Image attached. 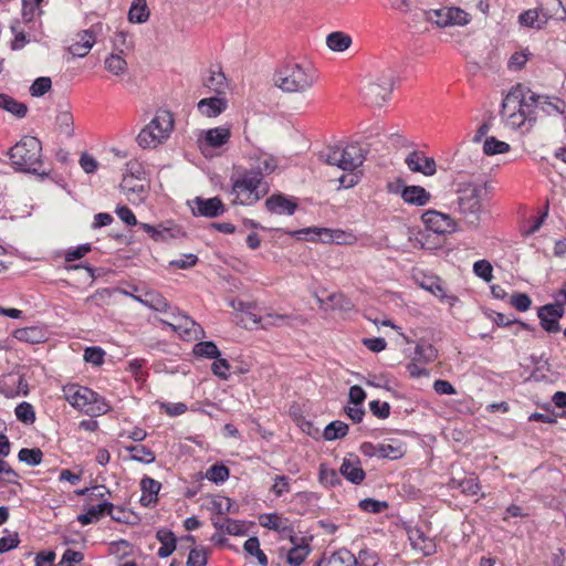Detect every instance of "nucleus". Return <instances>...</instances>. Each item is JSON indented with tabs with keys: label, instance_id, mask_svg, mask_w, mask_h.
I'll return each mask as SVG.
<instances>
[{
	"label": "nucleus",
	"instance_id": "f257e3e1",
	"mask_svg": "<svg viewBox=\"0 0 566 566\" xmlns=\"http://www.w3.org/2000/svg\"><path fill=\"white\" fill-rule=\"evenodd\" d=\"M534 101V92L531 88L523 84L513 86L502 102V122L513 129L526 126L528 130L536 122Z\"/></svg>",
	"mask_w": 566,
	"mask_h": 566
},
{
	"label": "nucleus",
	"instance_id": "f03ea898",
	"mask_svg": "<svg viewBox=\"0 0 566 566\" xmlns=\"http://www.w3.org/2000/svg\"><path fill=\"white\" fill-rule=\"evenodd\" d=\"M14 170L48 177L49 171L42 169V144L34 136H23L8 151Z\"/></svg>",
	"mask_w": 566,
	"mask_h": 566
},
{
	"label": "nucleus",
	"instance_id": "7ed1b4c3",
	"mask_svg": "<svg viewBox=\"0 0 566 566\" xmlns=\"http://www.w3.org/2000/svg\"><path fill=\"white\" fill-rule=\"evenodd\" d=\"M318 74L308 62H289L274 75L275 85L287 93H305L317 82Z\"/></svg>",
	"mask_w": 566,
	"mask_h": 566
},
{
	"label": "nucleus",
	"instance_id": "20e7f679",
	"mask_svg": "<svg viewBox=\"0 0 566 566\" xmlns=\"http://www.w3.org/2000/svg\"><path fill=\"white\" fill-rule=\"evenodd\" d=\"M64 399L76 410L90 416L98 417L109 411L111 406L99 394L86 386L67 384L62 387Z\"/></svg>",
	"mask_w": 566,
	"mask_h": 566
},
{
	"label": "nucleus",
	"instance_id": "39448f33",
	"mask_svg": "<svg viewBox=\"0 0 566 566\" xmlns=\"http://www.w3.org/2000/svg\"><path fill=\"white\" fill-rule=\"evenodd\" d=\"M269 192V185L259 174L244 170L232 177V203L252 206Z\"/></svg>",
	"mask_w": 566,
	"mask_h": 566
},
{
	"label": "nucleus",
	"instance_id": "423d86ee",
	"mask_svg": "<svg viewBox=\"0 0 566 566\" xmlns=\"http://www.w3.org/2000/svg\"><path fill=\"white\" fill-rule=\"evenodd\" d=\"M174 127L172 113L167 109H158L154 118L139 132L137 143L145 149L156 148L169 138Z\"/></svg>",
	"mask_w": 566,
	"mask_h": 566
},
{
	"label": "nucleus",
	"instance_id": "0eeeda50",
	"mask_svg": "<svg viewBox=\"0 0 566 566\" xmlns=\"http://www.w3.org/2000/svg\"><path fill=\"white\" fill-rule=\"evenodd\" d=\"M482 189L478 185L464 184L458 190V211L470 228H478L481 220Z\"/></svg>",
	"mask_w": 566,
	"mask_h": 566
},
{
	"label": "nucleus",
	"instance_id": "6e6552de",
	"mask_svg": "<svg viewBox=\"0 0 566 566\" xmlns=\"http://www.w3.org/2000/svg\"><path fill=\"white\" fill-rule=\"evenodd\" d=\"M328 165L337 166L344 171H354L365 161L363 148L358 144H339L327 149Z\"/></svg>",
	"mask_w": 566,
	"mask_h": 566
},
{
	"label": "nucleus",
	"instance_id": "1a4fd4ad",
	"mask_svg": "<svg viewBox=\"0 0 566 566\" xmlns=\"http://www.w3.org/2000/svg\"><path fill=\"white\" fill-rule=\"evenodd\" d=\"M388 191L399 193L405 203L409 206L423 207L431 201V193L418 185L407 186L399 179L396 185L388 184Z\"/></svg>",
	"mask_w": 566,
	"mask_h": 566
},
{
	"label": "nucleus",
	"instance_id": "9d476101",
	"mask_svg": "<svg viewBox=\"0 0 566 566\" xmlns=\"http://www.w3.org/2000/svg\"><path fill=\"white\" fill-rule=\"evenodd\" d=\"M424 227L438 234L453 233L458 230L457 221L448 213L429 209L421 216Z\"/></svg>",
	"mask_w": 566,
	"mask_h": 566
},
{
	"label": "nucleus",
	"instance_id": "9b49d317",
	"mask_svg": "<svg viewBox=\"0 0 566 566\" xmlns=\"http://www.w3.org/2000/svg\"><path fill=\"white\" fill-rule=\"evenodd\" d=\"M159 322L164 325L169 326L174 332L178 333L179 336L186 342H193L205 337L203 328L186 314L184 315V317L175 319V322H169L167 319H159Z\"/></svg>",
	"mask_w": 566,
	"mask_h": 566
},
{
	"label": "nucleus",
	"instance_id": "f8f14e48",
	"mask_svg": "<svg viewBox=\"0 0 566 566\" xmlns=\"http://www.w3.org/2000/svg\"><path fill=\"white\" fill-rule=\"evenodd\" d=\"M29 394V384L24 375L19 371L4 374L0 377V395L6 398H15Z\"/></svg>",
	"mask_w": 566,
	"mask_h": 566
},
{
	"label": "nucleus",
	"instance_id": "ddd939ff",
	"mask_svg": "<svg viewBox=\"0 0 566 566\" xmlns=\"http://www.w3.org/2000/svg\"><path fill=\"white\" fill-rule=\"evenodd\" d=\"M394 88L391 75H382L376 82H370L364 91L365 98L368 103L381 105L386 102Z\"/></svg>",
	"mask_w": 566,
	"mask_h": 566
},
{
	"label": "nucleus",
	"instance_id": "4468645a",
	"mask_svg": "<svg viewBox=\"0 0 566 566\" xmlns=\"http://www.w3.org/2000/svg\"><path fill=\"white\" fill-rule=\"evenodd\" d=\"M565 313L564 303L557 301L554 304H546L538 308L537 316L541 321V326L548 333H557L560 329L558 319Z\"/></svg>",
	"mask_w": 566,
	"mask_h": 566
},
{
	"label": "nucleus",
	"instance_id": "2eb2a0df",
	"mask_svg": "<svg viewBox=\"0 0 566 566\" xmlns=\"http://www.w3.org/2000/svg\"><path fill=\"white\" fill-rule=\"evenodd\" d=\"M405 164L412 172L424 176H433L437 172V164L433 157H428L423 151L413 150L405 159Z\"/></svg>",
	"mask_w": 566,
	"mask_h": 566
},
{
	"label": "nucleus",
	"instance_id": "dca6fc26",
	"mask_svg": "<svg viewBox=\"0 0 566 566\" xmlns=\"http://www.w3.org/2000/svg\"><path fill=\"white\" fill-rule=\"evenodd\" d=\"M407 534L411 547L423 556H431L437 552L434 539L427 536L419 527H409Z\"/></svg>",
	"mask_w": 566,
	"mask_h": 566
},
{
	"label": "nucleus",
	"instance_id": "f3484780",
	"mask_svg": "<svg viewBox=\"0 0 566 566\" xmlns=\"http://www.w3.org/2000/svg\"><path fill=\"white\" fill-rule=\"evenodd\" d=\"M195 207H192L193 214L202 216L207 218H214L224 212V205L218 197L203 199L197 197L193 200Z\"/></svg>",
	"mask_w": 566,
	"mask_h": 566
},
{
	"label": "nucleus",
	"instance_id": "a211bd4d",
	"mask_svg": "<svg viewBox=\"0 0 566 566\" xmlns=\"http://www.w3.org/2000/svg\"><path fill=\"white\" fill-rule=\"evenodd\" d=\"M534 113L543 111L546 115H562L566 112V103L559 97L539 95L534 92Z\"/></svg>",
	"mask_w": 566,
	"mask_h": 566
},
{
	"label": "nucleus",
	"instance_id": "6ab92c4d",
	"mask_svg": "<svg viewBox=\"0 0 566 566\" xmlns=\"http://www.w3.org/2000/svg\"><path fill=\"white\" fill-rule=\"evenodd\" d=\"M265 207L271 213L292 216L297 203L283 193H274L265 200Z\"/></svg>",
	"mask_w": 566,
	"mask_h": 566
},
{
	"label": "nucleus",
	"instance_id": "aec40b11",
	"mask_svg": "<svg viewBox=\"0 0 566 566\" xmlns=\"http://www.w3.org/2000/svg\"><path fill=\"white\" fill-rule=\"evenodd\" d=\"M114 504L111 502H103L97 505H92L84 514L78 515L77 521L82 525H88L97 522L103 515L107 514L115 521H120V517L113 514Z\"/></svg>",
	"mask_w": 566,
	"mask_h": 566
},
{
	"label": "nucleus",
	"instance_id": "412c9836",
	"mask_svg": "<svg viewBox=\"0 0 566 566\" xmlns=\"http://www.w3.org/2000/svg\"><path fill=\"white\" fill-rule=\"evenodd\" d=\"M231 130L227 126H218L203 132L202 137L199 138L201 145L219 148L229 143Z\"/></svg>",
	"mask_w": 566,
	"mask_h": 566
},
{
	"label": "nucleus",
	"instance_id": "4be33fe9",
	"mask_svg": "<svg viewBox=\"0 0 566 566\" xmlns=\"http://www.w3.org/2000/svg\"><path fill=\"white\" fill-rule=\"evenodd\" d=\"M125 294L132 296L135 301L139 302L144 306H147L156 312L167 313L170 310L168 301L163 294L156 291H146L142 295H133L127 292Z\"/></svg>",
	"mask_w": 566,
	"mask_h": 566
},
{
	"label": "nucleus",
	"instance_id": "5701e85b",
	"mask_svg": "<svg viewBox=\"0 0 566 566\" xmlns=\"http://www.w3.org/2000/svg\"><path fill=\"white\" fill-rule=\"evenodd\" d=\"M96 42V36L91 30H83L76 34L75 41L69 46V52L73 56H86Z\"/></svg>",
	"mask_w": 566,
	"mask_h": 566
},
{
	"label": "nucleus",
	"instance_id": "b1692460",
	"mask_svg": "<svg viewBox=\"0 0 566 566\" xmlns=\"http://www.w3.org/2000/svg\"><path fill=\"white\" fill-rule=\"evenodd\" d=\"M340 474L354 484H360L365 480V471L358 457L345 458L339 469Z\"/></svg>",
	"mask_w": 566,
	"mask_h": 566
},
{
	"label": "nucleus",
	"instance_id": "393cba45",
	"mask_svg": "<svg viewBox=\"0 0 566 566\" xmlns=\"http://www.w3.org/2000/svg\"><path fill=\"white\" fill-rule=\"evenodd\" d=\"M198 111L206 117H217L223 113L228 107V101L218 95L214 97H207L199 101Z\"/></svg>",
	"mask_w": 566,
	"mask_h": 566
},
{
	"label": "nucleus",
	"instance_id": "a878e982",
	"mask_svg": "<svg viewBox=\"0 0 566 566\" xmlns=\"http://www.w3.org/2000/svg\"><path fill=\"white\" fill-rule=\"evenodd\" d=\"M161 489L160 482L157 480L150 478V476H144L140 480V490H142V496H140V504L143 506H153L157 504L158 502V493Z\"/></svg>",
	"mask_w": 566,
	"mask_h": 566
},
{
	"label": "nucleus",
	"instance_id": "bb28decb",
	"mask_svg": "<svg viewBox=\"0 0 566 566\" xmlns=\"http://www.w3.org/2000/svg\"><path fill=\"white\" fill-rule=\"evenodd\" d=\"M355 555L346 548H340L331 555H324L315 566H355Z\"/></svg>",
	"mask_w": 566,
	"mask_h": 566
},
{
	"label": "nucleus",
	"instance_id": "cd10ccee",
	"mask_svg": "<svg viewBox=\"0 0 566 566\" xmlns=\"http://www.w3.org/2000/svg\"><path fill=\"white\" fill-rule=\"evenodd\" d=\"M235 310L240 313V323L244 328L258 327L262 322V316L256 313V305L254 303L239 302Z\"/></svg>",
	"mask_w": 566,
	"mask_h": 566
},
{
	"label": "nucleus",
	"instance_id": "c85d7f7f",
	"mask_svg": "<svg viewBox=\"0 0 566 566\" xmlns=\"http://www.w3.org/2000/svg\"><path fill=\"white\" fill-rule=\"evenodd\" d=\"M156 538L160 542L157 555L160 558L169 557L177 547V538L172 531L168 528H160L156 533Z\"/></svg>",
	"mask_w": 566,
	"mask_h": 566
},
{
	"label": "nucleus",
	"instance_id": "c756f323",
	"mask_svg": "<svg viewBox=\"0 0 566 566\" xmlns=\"http://www.w3.org/2000/svg\"><path fill=\"white\" fill-rule=\"evenodd\" d=\"M277 167L276 159L269 154H261L253 159L252 168L247 169L250 172L259 174L261 180L265 175L272 174Z\"/></svg>",
	"mask_w": 566,
	"mask_h": 566
},
{
	"label": "nucleus",
	"instance_id": "7c9ffc66",
	"mask_svg": "<svg viewBox=\"0 0 566 566\" xmlns=\"http://www.w3.org/2000/svg\"><path fill=\"white\" fill-rule=\"evenodd\" d=\"M124 449L129 453V460L132 461L150 464L156 460L155 452L144 444H129L125 446Z\"/></svg>",
	"mask_w": 566,
	"mask_h": 566
},
{
	"label": "nucleus",
	"instance_id": "2f4dec72",
	"mask_svg": "<svg viewBox=\"0 0 566 566\" xmlns=\"http://www.w3.org/2000/svg\"><path fill=\"white\" fill-rule=\"evenodd\" d=\"M120 188L132 202L143 201L146 196V189L143 184H135L133 177H125Z\"/></svg>",
	"mask_w": 566,
	"mask_h": 566
},
{
	"label": "nucleus",
	"instance_id": "473e14b6",
	"mask_svg": "<svg viewBox=\"0 0 566 566\" xmlns=\"http://www.w3.org/2000/svg\"><path fill=\"white\" fill-rule=\"evenodd\" d=\"M0 108L18 118H23L28 113V106L12 96L0 93Z\"/></svg>",
	"mask_w": 566,
	"mask_h": 566
},
{
	"label": "nucleus",
	"instance_id": "72a5a7b5",
	"mask_svg": "<svg viewBox=\"0 0 566 566\" xmlns=\"http://www.w3.org/2000/svg\"><path fill=\"white\" fill-rule=\"evenodd\" d=\"M422 365H428L438 358V349L428 342H419L416 345L413 357Z\"/></svg>",
	"mask_w": 566,
	"mask_h": 566
},
{
	"label": "nucleus",
	"instance_id": "f704fd0d",
	"mask_svg": "<svg viewBox=\"0 0 566 566\" xmlns=\"http://www.w3.org/2000/svg\"><path fill=\"white\" fill-rule=\"evenodd\" d=\"M203 85L217 95H223L228 87L224 74L213 70H210L209 75L203 80Z\"/></svg>",
	"mask_w": 566,
	"mask_h": 566
},
{
	"label": "nucleus",
	"instance_id": "c9c22d12",
	"mask_svg": "<svg viewBox=\"0 0 566 566\" xmlns=\"http://www.w3.org/2000/svg\"><path fill=\"white\" fill-rule=\"evenodd\" d=\"M451 484L452 486L460 489L465 495H476L481 490L479 478L475 474H470L462 480L453 478L451 480Z\"/></svg>",
	"mask_w": 566,
	"mask_h": 566
},
{
	"label": "nucleus",
	"instance_id": "e433bc0d",
	"mask_svg": "<svg viewBox=\"0 0 566 566\" xmlns=\"http://www.w3.org/2000/svg\"><path fill=\"white\" fill-rule=\"evenodd\" d=\"M518 22L523 27L541 30L547 23V19L541 18L537 9H530L518 15Z\"/></svg>",
	"mask_w": 566,
	"mask_h": 566
},
{
	"label": "nucleus",
	"instance_id": "4c0bfd02",
	"mask_svg": "<svg viewBox=\"0 0 566 566\" xmlns=\"http://www.w3.org/2000/svg\"><path fill=\"white\" fill-rule=\"evenodd\" d=\"M244 552L258 559L260 566H268L269 559L265 553L260 548V541L256 536L249 537L243 544Z\"/></svg>",
	"mask_w": 566,
	"mask_h": 566
},
{
	"label": "nucleus",
	"instance_id": "58836bf2",
	"mask_svg": "<svg viewBox=\"0 0 566 566\" xmlns=\"http://www.w3.org/2000/svg\"><path fill=\"white\" fill-rule=\"evenodd\" d=\"M326 44L332 51L343 52L352 44V38L344 32L335 31L327 35Z\"/></svg>",
	"mask_w": 566,
	"mask_h": 566
},
{
	"label": "nucleus",
	"instance_id": "ea45409f",
	"mask_svg": "<svg viewBox=\"0 0 566 566\" xmlns=\"http://www.w3.org/2000/svg\"><path fill=\"white\" fill-rule=\"evenodd\" d=\"M105 69L115 76H120L127 71V62L120 54L112 53L104 60Z\"/></svg>",
	"mask_w": 566,
	"mask_h": 566
},
{
	"label": "nucleus",
	"instance_id": "a19ab883",
	"mask_svg": "<svg viewBox=\"0 0 566 566\" xmlns=\"http://www.w3.org/2000/svg\"><path fill=\"white\" fill-rule=\"evenodd\" d=\"M149 18V10L146 0H134L129 12L128 19L130 22L143 23Z\"/></svg>",
	"mask_w": 566,
	"mask_h": 566
},
{
	"label": "nucleus",
	"instance_id": "79ce46f5",
	"mask_svg": "<svg viewBox=\"0 0 566 566\" xmlns=\"http://www.w3.org/2000/svg\"><path fill=\"white\" fill-rule=\"evenodd\" d=\"M55 124L59 132L66 137L74 135V118L70 111H60L55 118Z\"/></svg>",
	"mask_w": 566,
	"mask_h": 566
},
{
	"label": "nucleus",
	"instance_id": "37998d69",
	"mask_svg": "<svg viewBox=\"0 0 566 566\" xmlns=\"http://www.w3.org/2000/svg\"><path fill=\"white\" fill-rule=\"evenodd\" d=\"M405 444L399 441H391L388 443H379L378 452L379 458L399 459L405 454Z\"/></svg>",
	"mask_w": 566,
	"mask_h": 566
},
{
	"label": "nucleus",
	"instance_id": "c03bdc74",
	"mask_svg": "<svg viewBox=\"0 0 566 566\" xmlns=\"http://www.w3.org/2000/svg\"><path fill=\"white\" fill-rule=\"evenodd\" d=\"M323 231H324V235H325L323 241H332L337 244H345V245H352V244L356 243V241H357L356 235L350 232H346L343 230H327V229H324Z\"/></svg>",
	"mask_w": 566,
	"mask_h": 566
},
{
	"label": "nucleus",
	"instance_id": "a18cd8bd",
	"mask_svg": "<svg viewBox=\"0 0 566 566\" xmlns=\"http://www.w3.org/2000/svg\"><path fill=\"white\" fill-rule=\"evenodd\" d=\"M348 432V426L339 420L332 421L326 426L323 432V437L327 441L344 438Z\"/></svg>",
	"mask_w": 566,
	"mask_h": 566
},
{
	"label": "nucleus",
	"instance_id": "49530a36",
	"mask_svg": "<svg viewBox=\"0 0 566 566\" xmlns=\"http://www.w3.org/2000/svg\"><path fill=\"white\" fill-rule=\"evenodd\" d=\"M193 354L197 357L214 359L220 356V350L218 349L216 343L211 340L199 342L193 346Z\"/></svg>",
	"mask_w": 566,
	"mask_h": 566
},
{
	"label": "nucleus",
	"instance_id": "de8ad7c7",
	"mask_svg": "<svg viewBox=\"0 0 566 566\" xmlns=\"http://www.w3.org/2000/svg\"><path fill=\"white\" fill-rule=\"evenodd\" d=\"M14 413L17 419L24 424H33L35 421V410L30 402H20L15 407Z\"/></svg>",
	"mask_w": 566,
	"mask_h": 566
},
{
	"label": "nucleus",
	"instance_id": "09e8293b",
	"mask_svg": "<svg viewBox=\"0 0 566 566\" xmlns=\"http://www.w3.org/2000/svg\"><path fill=\"white\" fill-rule=\"evenodd\" d=\"M18 459L28 465L35 467L42 462L43 452L39 448H22L18 453Z\"/></svg>",
	"mask_w": 566,
	"mask_h": 566
},
{
	"label": "nucleus",
	"instance_id": "8fccbe9b",
	"mask_svg": "<svg viewBox=\"0 0 566 566\" xmlns=\"http://www.w3.org/2000/svg\"><path fill=\"white\" fill-rule=\"evenodd\" d=\"M510 148L507 143L499 140L495 137H488L483 144V151L488 156L505 154Z\"/></svg>",
	"mask_w": 566,
	"mask_h": 566
},
{
	"label": "nucleus",
	"instance_id": "3c124183",
	"mask_svg": "<svg viewBox=\"0 0 566 566\" xmlns=\"http://www.w3.org/2000/svg\"><path fill=\"white\" fill-rule=\"evenodd\" d=\"M310 552L308 545H296L287 552L286 560L292 566H300Z\"/></svg>",
	"mask_w": 566,
	"mask_h": 566
},
{
	"label": "nucleus",
	"instance_id": "603ef678",
	"mask_svg": "<svg viewBox=\"0 0 566 566\" xmlns=\"http://www.w3.org/2000/svg\"><path fill=\"white\" fill-rule=\"evenodd\" d=\"M355 559V566H377L380 560L378 554L369 548L360 549Z\"/></svg>",
	"mask_w": 566,
	"mask_h": 566
},
{
	"label": "nucleus",
	"instance_id": "864d4df0",
	"mask_svg": "<svg viewBox=\"0 0 566 566\" xmlns=\"http://www.w3.org/2000/svg\"><path fill=\"white\" fill-rule=\"evenodd\" d=\"M259 523L262 527L272 530V531H281L284 528V523L281 516L276 513H265L259 516Z\"/></svg>",
	"mask_w": 566,
	"mask_h": 566
},
{
	"label": "nucleus",
	"instance_id": "5fc2aeb1",
	"mask_svg": "<svg viewBox=\"0 0 566 566\" xmlns=\"http://www.w3.org/2000/svg\"><path fill=\"white\" fill-rule=\"evenodd\" d=\"M318 479L325 486H336L340 484V479L336 470L329 469L324 464L319 465Z\"/></svg>",
	"mask_w": 566,
	"mask_h": 566
},
{
	"label": "nucleus",
	"instance_id": "6e6d98bb",
	"mask_svg": "<svg viewBox=\"0 0 566 566\" xmlns=\"http://www.w3.org/2000/svg\"><path fill=\"white\" fill-rule=\"evenodd\" d=\"M229 469L224 464H213L207 472L206 478L214 483H222L229 478Z\"/></svg>",
	"mask_w": 566,
	"mask_h": 566
},
{
	"label": "nucleus",
	"instance_id": "4d7b16f0",
	"mask_svg": "<svg viewBox=\"0 0 566 566\" xmlns=\"http://www.w3.org/2000/svg\"><path fill=\"white\" fill-rule=\"evenodd\" d=\"M290 316L285 314L268 313L262 316V322L259 326L263 329L282 326L289 321Z\"/></svg>",
	"mask_w": 566,
	"mask_h": 566
},
{
	"label": "nucleus",
	"instance_id": "13d9d810",
	"mask_svg": "<svg viewBox=\"0 0 566 566\" xmlns=\"http://www.w3.org/2000/svg\"><path fill=\"white\" fill-rule=\"evenodd\" d=\"M448 14L449 8H441L434 10L424 11V18L427 21L436 23L439 27H448Z\"/></svg>",
	"mask_w": 566,
	"mask_h": 566
},
{
	"label": "nucleus",
	"instance_id": "bf43d9fd",
	"mask_svg": "<svg viewBox=\"0 0 566 566\" xmlns=\"http://www.w3.org/2000/svg\"><path fill=\"white\" fill-rule=\"evenodd\" d=\"M473 272L485 282L493 280V266L488 260H479L473 264Z\"/></svg>",
	"mask_w": 566,
	"mask_h": 566
},
{
	"label": "nucleus",
	"instance_id": "052dcab7",
	"mask_svg": "<svg viewBox=\"0 0 566 566\" xmlns=\"http://www.w3.org/2000/svg\"><path fill=\"white\" fill-rule=\"evenodd\" d=\"M448 25H465L470 22V14L460 8H449Z\"/></svg>",
	"mask_w": 566,
	"mask_h": 566
},
{
	"label": "nucleus",
	"instance_id": "680f3d73",
	"mask_svg": "<svg viewBox=\"0 0 566 566\" xmlns=\"http://www.w3.org/2000/svg\"><path fill=\"white\" fill-rule=\"evenodd\" d=\"M146 360L144 358H135L128 363V371L132 373L136 381H145L148 374L144 371Z\"/></svg>",
	"mask_w": 566,
	"mask_h": 566
},
{
	"label": "nucleus",
	"instance_id": "e2e57ef3",
	"mask_svg": "<svg viewBox=\"0 0 566 566\" xmlns=\"http://www.w3.org/2000/svg\"><path fill=\"white\" fill-rule=\"evenodd\" d=\"M91 250L92 245L90 243L80 244L75 248L69 249L64 254L65 262L72 263L75 260H80L91 252Z\"/></svg>",
	"mask_w": 566,
	"mask_h": 566
},
{
	"label": "nucleus",
	"instance_id": "0e129e2a",
	"mask_svg": "<svg viewBox=\"0 0 566 566\" xmlns=\"http://www.w3.org/2000/svg\"><path fill=\"white\" fill-rule=\"evenodd\" d=\"M52 81L50 77L42 76L36 78L31 87L30 93L32 96H42L51 90Z\"/></svg>",
	"mask_w": 566,
	"mask_h": 566
},
{
	"label": "nucleus",
	"instance_id": "69168bd1",
	"mask_svg": "<svg viewBox=\"0 0 566 566\" xmlns=\"http://www.w3.org/2000/svg\"><path fill=\"white\" fill-rule=\"evenodd\" d=\"M290 491V478L286 475H276L274 478V483L271 488V492L274 493L276 497H281L283 494L289 493Z\"/></svg>",
	"mask_w": 566,
	"mask_h": 566
},
{
	"label": "nucleus",
	"instance_id": "338daca9",
	"mask_svg": "<svg viewBox=\"0 0 566 566\" xmlns=\"http://www.w3.org/2000/svg\"><path fill=\"white\" fill-rule=\"evenodd\" d=\"M530 56H531V53L527 49L522 50L520 52H515L514 54L511 55V57L509 60V64H507L509 69L513 70V71L521 70L526 64Z\"/></svg>",
	"mask_w": 566,
	"mask_h": 566
},
{
	"label": "nucleus",
	"instance_id": "774afa93",
	"mask_svg": "<svg viewBox=\"0 0 566 566\" xmlns=\"http://www.w3.org/2000/svg\"><path fill=\"white\" fill-rule=\"evenodd\" d=\"M84 559V555L81 552L66 549L57 566H74V564H80Z\"/></svg>",
	"mask_w": 566,
	"mask_h": 566
}]
</instances>
